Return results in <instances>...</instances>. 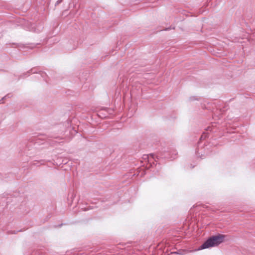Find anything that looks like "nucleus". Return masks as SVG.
Here are the masks:
<instances>
[{
	"label": "nucleus",
	"instance_id": "f257e3e1",
	"mask_svg": "<svg viewBox=\"0 0 255 255\" xmlns=\"http://www.w3.org/2000/svg\"><path fill=\"white\" fill-rule=\"evenodd\" d=\"M225 235L218 234L209 238L199 248V250H203L210 247L217 246L223 242Z\"/></svg>",
	"mask_w": 255,
	"mask_h": 255
},
{
	"label": "nucleus",
	"instance_id": "f03ea898",
	"mask_svg": "<svg viewBox=\"0 0 255 255\" xmlns=\"http://www.w3.org/2000/svg\"><path fill=\"white\" fill-rule=\"evenodd\" d=\"M146 157L144 159L147 158V168L150 169L152 172L156 173L158 172V169L160 168L159 164H157V161L156 158L158 159V155H155L154 154H150L149 155H145Z\"/></svg>",
	"mask_w": 255,
	"mask_h": 255
},
{
	"label": "nucleus",
	"instance_id": "7ed1b4c3",
	"mask_svg": "<svg viewBox=\"0 0 255 255\" xmlns=\"http://www.w3.org/2000/svg\"><path fill=\"white\" fill-rule=\"evenodd\" d=\"M217 124L215 123H212L211 125L208 126L205 129V131H204L200 137V140L205 139L207 136L209 137V132H216L218 129H220V127H217Z\"/></svg>",
	"mask_w": 255,
	"mask_h": 255
},
{
	"label": "nucleus",
	"instance_id": "20e7f679",
	"mask_svg": "<svg viewBox=\"0 0 255 255\" xmlns=\"http://www.w3.org/2000/svg\"><path fill=\"white\" fill-rule=\"evenodd\" d=\"M209 145H205L204 149L202 148L200 141L198 143V147L196 149V155L198 157H202L205 154H208L210 152V149L209 148Z\"/></svg>",
	"mask_w": 255,
	"mask_h": 255
},
{
	"label": "nucleus",
	"instance_id": "39448f33",
	"mask_svg": "<svg viewBox=\"0 0 255 255\" xmlns=\"http://www.w3.org/2000/svg\"><path fill=\"white\" fill-rule=\"evenodd\" d=\"M27 73H29V74L30 73H37L38 74L37 78H39V76H40L41 77H42L43 79V80L44 81H47V80H46L47 75L44 72L39 71V72H38L35 69L32 68V69H30L29 71H28Z\"/></svg>",
	"mask_w": 255,
	"mask_h": 255
},
{
	"label": "nucleus",
	"instance_id": "423d86ee",
	"mask_svg": "<svg viewBox=\"0 0 255 255\" xmlns=\"http://www.w3.org/2000/svg\"><path fill=\"white\" fill-rule=\"evenodd\" d=\"M45 160H40L39 161H35L33 163V164L36 166H39L40 165H43L45 163Z\"/></svg>",
	"mask_w": 255,
	"mask_h": 255
},
{
	"label": "nucleus",
	"instance_id": "0eeeda50",
	"mask_svg": "<svg viewBox=\"0 0 255 255\" xmlns=\"http://www.w3.org/2000/svg\"><path fill=\"white\" fill-rule=\"evenodd\" d=\"M177 154V152L176 150H174L172 151V154L171 156L168 157V158H171V159H173L176 158V156Z\"/></svg>",
	"mask_w": 255,
	"mask_h": 255
},
{
	"label": "nucleus",
	"instance_id": "6e6552de",
	"mask_svg": "<svg viewBox=\"0 0 255 255\" xmlns=\"http://www.w3.org/2000/svg\"><path fill=\"white\" fill-rule=\"evenodd\" d=\"M11 96V95L10 94H7L6 96H5L4 97H3V98H2L0 100V103H1V101H2L3 100L6 99V98H10Z\"/></svg>",
	"mask_w": 255,
	"mask_h": 255
},
{
	"label": "nucleus",
	"instance_id": "1a4fd4ad",
	"mask_svg": "<svg viewBox=\"0 0 255 255\" xmlns=\"http://www.w3.org/2000/svg\"><path fill=\"white\" fill-rule=\"evenodd\" d=\"M185 253L184 251H178L177 252L175 253V254H179L180 255H183Z\"/></svg>",
	"mask_w": 255,
	"mask_h": 255
},
{
	"label": "nucleus",
	"instance_id": "9d476101",
	"mask_svg": "<svg viewBox=\"0 0 255 255\" xmlns=\"http://www.w3.org/2000/svg\"><path fill=\"white\" fill-rule=\"evenodd\" d=\"M92 209L90 206H89V207H87V208H82V209H83L84 211H88L90 209Z\"/></svg>",
	"mask_w": 255,
	"mask_h": 255
},
{
	"label": "nucleus",
	"instance_id": "9b49d317",
	"mask_svg": "<svg viewBox=\"0 0 255 255\" xmlns=\"http://www.w3.org/2000/svg\"><path fill=\"white\" fill-rule=\"evenodd\" d=\"M196 100H197V99L196 98H195V97H191L190 98V101Z\"/></svg>",
	"mask_w": 255,
	"mask_h": 255
},
{
	"label": "nucleus",
	"instance_id": "f8f14e48",
	"mask_svg": "<svg viewBox=\"0 0 255 255\" xmlns=\"http://www.w3.org/2000/svg\"><path fill=\"white\" fill-rule=\"evenodd\" d=\"M62 2V0H58L56 1L55 5H57Z\"/></svg>",
	"mask_w": 255,
	"mask_h": 255
},
{
	"label": "nucleus",
	"instance_id": "ddd939ff",
	"mask_svg": "<svg viewBox=\"0 0 255 255\" xmlns=\"http://www.w3.org/2000/svg\"><path fill=\"white\" fill-rule=\"evenodd\" d=\"M51 137H53V138H57V137H58V135H52L51 136Z\"/></svg>",
	"mask_w": 255,
	"mask_h": 255
},
{
	"label": "nucleus",
	"instance_id": "4468645a",
	"mask_svg": "<svg viewBox=\"0 0 255 255\" xmlns=\"http://www.w3.org/2000/svg\"><path fill=\"white\" fill-rule=\"evenodd\" d=\"M35 46V45L34 44H31V46H29V47L31 48H32L33 47H34Z\"/></svg>",
	"mask_w": 255,
	"mask_h": 255
},
{
	"label": "nucleus",
	"instance_id": "2eb2a0df",
	"mask_svg": "<svg viewBox=\"0 0 255 255\" xmlns=\"http://www.w3.org/2000/svg\"><path fill=\"white\" fill-rule=\"evenodd\" d=\"M104 110L107 111V112H109V109H108V108H105Z\"/></svg>",
	"mask_w": 255,
	"mask_h": 255
},
{
	"label": "nucleus",
	"instance_id": "dca6fc26",
	"mask_svg": "<svg viewBox=\"0 0 255 255\" xmlns=\"http://www.w3.org/2000/svg\"><path fill=\"white\" fill-rule=\"evenodd\" d=\"M63 130H61L60 131H59V133H60V134H61L63 132Z\"/></svg>",
	"mask_w": 255,
	"mask_h": 255
}]
</instances>
